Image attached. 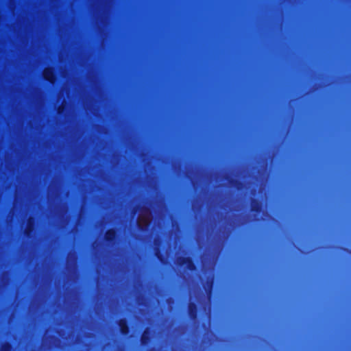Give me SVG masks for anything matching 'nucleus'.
Segmentation results:
<instances>
[{"mask_svg":"<svg viewBox=\"0 0 351 351\" xmlns=\"http://www.w3.org/2000/svg\"><path fill=\"white\" fill-rule=\"evenodd\" d=\"M45 75L46 78H47L49 80H51V79L49 78V76H47V72L45 73Z\"/></svg>","mask_w":351,"mask_h":351,"instance_id":"f257e3e1","label":"nucleus"}]
</instances>
